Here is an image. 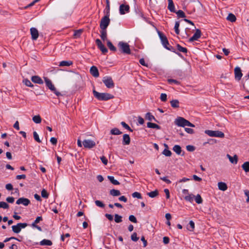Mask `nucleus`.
Masks as SVG:
<instances>
[{
    "mask_svg": "<svg viewBox=\"0 0 249 249\" xmlns=\"http://www.w3.org/2000/svg\"><path fill=\"white\" fill-rule=\"evenodd\" d=\"M5 188L9 191H11L13 189L12 185L10 183L7 184L5 186Z\"/></svg>",
    "mask_w": 249,
    "mask_h": 249,
    "instance_id": "obj_62",
    "label": "nucleus"
},
{
    "mask_svg": "<svg viewBox=\"0 0 249 249\" xmlns=\"http://www.w3.org/2000/svg\"><path fill=\"white\" fill-rule=\"evenodd\" d=\"M195 198L196 203L197 204H201L202 203L203 200L200 195L197 194L196 197L195 196Z\"/></svg>",
    "mask_w": 249,
    "mask_h": 249,
    "instance_id": "obj_41",
    "label": "nucleus"
},
{
    "mask_svg": "<svg viewBox=\"0 0 249 249\" xmlns=\"http://www.w3.org/2000/svg\"><path fill=\"white\" fill-rule=\"evenodd\" d=\"M162 154L163 155H164L165 156H167V157H170L171 156V154H172V153L168 149H165L163 152H162Z\"/></svg>",
    "mask_w": 249,
    "mask_h": 249,
    "instance_id": "obj_49",
    "label": "nucleus"
},
{
    "mask_svg": "<svg viewBox=\"0 0 249 249\" xmlns=\"http://www.w3.org/2000/svg\"><path fill=\"white\" fill-rule=\"evenodd\" d=\"M242 168L245 171V172H249V162L246 161L244 162L242 165Z\"/></svg>",
    "mask_w": 249,
    "mask_h": 249,
    "instance_id": "obj_34",
    "label": "nucleus"
},
{
    "mask_svg": "<svg viewBox=\"0 0 249 249\" xmlns=\"http://www.w3.org/2000/svg\"><path fill=\"white\" fill-rule=\"evenodd\" d=\"M158 34L160 38L161 42L162 43V45L166 49L171 51L172 52L175 53L178 55H180V54L179 53H177L176 52V50L172 46L169 45V42L168 41L167 38L166 36L161 32L158 31Z\"/></svg>",
    "mask_w": 249,
    "mask_h": 249,
    "instance_id": "obj_1",
    "label": "nucleus"
},
{
    "mask_svg": "<svg viewBox=\"0 0 249 249\" xmlns=\"http://www.w3.org/2000/svg\"><path fill=\"white\" fill-rule=\"evenodd\" d=\"M30 32L32 39L34 40H36L39 35L38 30L36 28L32 27L30 29Z\"/></svg>",
    "mask_w": 249,
    "mask_h": 249,
    "instance_id": "obj_15",
    "label": "nucleus"
},
{
    "mask_svg": "<svg viewBox=\"0 0 249 249\" xmlns=\"http://www.w3.org/2000/svg\"><path fill=\"white\" fill-rule=\"evenodd\" d=\"M168 9L171 12L173 13L176 12L175 8L173 1L172 0H168Z\"/></svg>",
    "mask_w": 249,
    "mask_h": 249,
    "instance_id": "obj_21",
    "label": "nucleus"
},
{
    "mask_svg": "<svg viewBox=\"0 0 249 249\" xmlns=\"http://www.w3.org/2000/svg\"><path fill=\"white\" fill-rule=\"evenodd\" d=\"M73 64L72 61H62L59 63V66L60 67H64V66H70Z\"/></svg>",
    "mask_w": 249,
    "mask_h": 249,
    "instance_id": "obj_25",
    "label": "nucleus"
},
{
    "mask_svg": "<svg viewBox=\"0 0 249 249\" xmlns=\"http://www.w3.org/2000/svg\"><path fill=\"white\" fill-rule=\"evenodd\" d=\"M114 220L117 223H120L122 222V216L118 214H115Z\"/></svg>",
    "mask_w": 249,
    "mask_h": 249,
    "instance_id": "obj_39",
    "label": "nucleus"
},
{
    "mask_svg": "<svg viewBox=\"0 0 249 249\" xmlns=\"http://www.w3.org/2000/svg\"><path fill=\"white\" fill-rule=\"evenodd\" d=\"M132 196L134 198H137L138 199L142 198L141 194L140 193L135 192L132 194Z\"/></svg>",
    "mask_w": 249,
    "mask_h": 249,
    "instance_id": "obj_51",
    "label": "nucleus"
},
{
    "mask_svg": "<svg viewBox=\"0 0 249 249\" xmlns=\"http://www.w3.org/2000/svg\"><path fill=\"white\" fill-rule=\"evenodd\" d=\"M130 143V138L129 135L125 134L123 136V145H129Z\"/></svg>",
    "mask_w": 249,
    "mask_h": 249,
    "instance_id": "obj_18",
    "label": "nucleus"
},
{
    "mask_svg": "<svg viewBox=\"0 0 249 249\" xmlns=\"http://www.w3.org/2000/svg\"><path fill=\"white\" fill-rule=\"evenodd\" d=\"M205 133L210 137L224 138L225 136L224 133L218 130L213 131L211 130H206L205 131Z\"/></svg>",
    "mask_w": 249,
    "mask_h": 249,
    "instance_id": "obj_6",
    "label": "nucleus"
},
{
    "mask_svg": "<svg viewBox=\"0 0 249 249\" xmlns=\"http://www.w3.org/2000/svg\"><path fill=\"white\" fill-rule=\"evenodd\" d=\"M39 244L41 246H51L52 245L53 243L51 240L45 239L41 241Z\"/></svg>",
    "mask_w": 249,
    "mask_h": 249,
    "instance_id": "obj_22",
    "label": "nucleus"
},
{
    "mask_svg": "<svg viewBox=\"0 0 249 249\" xmlns=\"http://www.w3.org/2000/svg\"><path fill=\"white\" fill-rule=\"evenodd\" d=\"M218 187L219 190L223 191H226L228 188L227 184L223 182H218Z\"/></svg>",
    "mask_w": 249,
    "mask_h": 249,
    "instance_id": "obj_24",
    "label": "nucleus"
},
{
    "mask_svg": "<svg viewBox=\"0 0 249 249\" xmlns=\"http://www.w3.org/2000/svg\"><path fill=\"white\" fill-rule=\"evenodd\" d=\"M103 82L106 86L109 89H112L114 87V83L112 78L110 76H105L103 78Z\"/></svg>",
    "mask_w": 249,
    "mask_h": 249,
    "instance_id": "obj_8",
    "label": "nucleus"
},
{
    "mask_svg": "<svg viewBox=\"0 0 249 249\" xmlns=\"http://www.w3.org/2000/svg\"><path fill=\"white\" fill-rule=\"evenodd\" d=\"M122 133L117 128H114L110 130V134L114 135H120Z\"/></svg>",
    "mask_w": 249,
    "mask_h": 249,
    "instance_id": "obj_32",
    "label": "nucleus"
},
{
    "mask_svg": "<svg viewBox=\"0 0 249 249\" xmlns=\"http://www.w3.org/2000/svg\"><path fill=\"white\" fill-rule=\"evenodd\" d=\"M131 239L132 241L136 242L139 240V237H137L136 232H134L131 236Z\"/></svg>",
    "mask_w": 249,
    "mask_h": 249,
    "instance_id": "obj_50",
    "label": "nucleus"
},
{
    "mask_svg": "<svg viewBox=\"0 0 249 249\" xmlns=\"http://www.w3.org/2000/svg\"><path fill=\"white\" fill-rule=\"evenodd\" d=\"M31 80L33 82L38 84H43V81L42 79L38 76H33L31 78Z\"/></svg>",
    "mask_w": 249,
    "mask_h": 249,
    "instance_id": "obj_19",
    "label": "nucleus"
},
{
    "mask_svg": "<svg viewBox=\"0 0 249 249\" xmlns=\"http://www.w3.org/2000/svg\"><path fill=\"white\" fill-rule=\"evenodd\" d=\"M168 82L170 84L174 83L177 85H179L180 84V82L177 80L173 79H168L167 80Z\"/></svg>",
    "mask_w": 249,
    "mask_h": 249,
    "instance_id": "obj_54",
    "label": "nucleus"
},
{
    "mask_svg": "<svg viewBox=\"0 0 249 249\" xmlns=\"http://www.w3.org/2000/svg\"><path fill=\"white\" fill-rule=\"evenodd\" d=\"M30 203V200L29 199L24 197H20L16 201L17 204H22L25 206H28Z\"/></svg>",
    "mask_w": 249,
    "mask_h": 249,
    "instance_id": "obj_12",
    "label": "nucleus"
},
{
    "mask_svg": "<svg viewBox=\"0 0 249 249\" xmlns=\"http://www.w3.org/2000/svg\"><path fill=\"white\" fill-rule=\"evenodd\" d=\"M107 46L111 51L116 52L117 51L116 48L114 46L111 42L109 40H107Z\"/></svg>",
    "mask_w": 249,
    "mask_h": 249,
    "instance_id": "obj_29",
    "label": "nucleus"
},
{
    "mask_svg": "<svg viewBox=\"0 0 249 249\" xmlns=\"http://www.w3.org/2000/svg\"><path fill=\"white\" fill-rule=\"evenodd\" d=\"M178 18H185L186 16L185 13L182 10H178L175 12Z\"/></svg>",
    "mask_w": 249,
    "mask_h": 249,
    "instance_id": "obj_43",
    "label": "nucleus"
},
{
    "mask_svg": "<svg viewBox=\"0 0 249 249\" xmlns=\"http://www.w3.org/2000/svg\"><path fill=\"white\" fill-rule=\"evenodd\" d=\"M14 200H15V198L11 196V197H8L6 198V201L8 202V203H12L14 202Z\"/></svg>",
    "mask_w": 249,
    "mask_h": 249,
    "instance_id": "obj_60",
    "label": "nucleus"
},
{
    "mask_svg": "<svg viewBox=\"0 0 249 249\" xmlns=\"http://www.w3.org/2000/svg\"><path fill=\"white\" fill-rule=\"evenodd\" d=\"M100 159L102 161V162L105 164V165H107V162H108V160H107V159L105 157V156H102L101 158H100Z\"/></svg>",
    "mask_w": 249,
    "mask_h": 249,
    "instance_id": "obj_58",
    "label": "nucleus"
},
{
    "mask_svg": "<svg viewBox=\"0 0 249 249\" xmlns=\"http://www.w3.org/2000/svg\"><path fill=\"white\" fill-rule=\"evenodd\" d=\"M129 11V6L122 4L120 6L119 12L121 15H124Z\"/></svg>",
    "mask_w": 249,
    "mask_h": 249,
    "instance_id": "obj_13",
    "label": "nucleus"
},
{
    "mask_svg": "<svg viewBox=\"0 0 249 249\" xmlns=\"http://www.w3.org/2000/svg\"><path fill=\"white\" fill-rule=\"evenodd\" d=\"M95 203L96 205L99 207L100 208H104L105 206V205L100 200H95Z\"/></svg>",
    "mask_w": 249,
    "mask_h": 249,
    "instance_id": "obj_47",
    "label": "nucleus"
},
{
    "mask_svg": "<svg viewBox=\"0 0 249 249\" xmlns=\"http://www.w3.org/2000/svg\"><path fill=\"white\" fill-rule=\"evenodd\" d=\"M82 32V30H78L75 31L74 34L73 35V36L75 37H79Z\"/></svg>",
    "mask_w": 249,
    "mask_h": 249,
    "instance_id": "obj_53",
    "label": "nucleus"
},
{
    "mask_svg": "<svg viewBox=\"0 0 249 249\" xmlns=\"http://www.w3.org/2000/svg\"><path fill=\"white\" fill-rule=\"evenodd\" d=\"M163 242L165 244H167L169 243V238L167 236H164L163 238Z\"/></svg>",
    "mask_w": 249,
    "mask_h": 249,
    "instance_id": "obj_63",
    "label": "nucleus"
},
{
    "mask_svg": "<svg viewBox=\"0 0 249 249\" xmlns=\"http://www.w3.org/2000/svg\"><path fill=\"white\" fill-rule=\"evenodd\" d=\"M109 194L110 195L113 196H119L121 195L120 191L118 190L112 189L110 190Z\"/></svg>",
    "mask_w": 249,
    "mask_h": 249,
    "instance_id": "obj_27",
    "label": "nucleus"
},
{
    "mask_svg": "<svg viewBox=\"0 0 249 249\" xmlns=\"http://www.w3.org/2000/svg\"><path fill=\"white\" fill-rule=\"evenodd\" d=\"M235 78L238 80H240L242 76V73L241 69L239 67H236L234 69Z\"/></svg>",
    "mask_w": 249,
    "mask_h": 249,
    "instance_id": "obj_16",
    "label": "nucleus"
},
{
    "mask_svg": "<svg viewBox=\"0 0 249 249\" xmlns=\"http://www.w3.org/2000/svg\"><path fill=\"white\" fill-rule=\"evenodd\" d=\"M245 192V195H246V196H247V199L246 200V201L247 202H249V191L248 190H245L244 191Z\"/></svg>",
    "mask_w": 249,
    "mask_h": 249,
    "instance_id": "obj_64",
    "label": "nucleus"
},
{
    "mask_svg": "<svg viewBox=\"0 0 249 249\" xmlns=\"http://www.w3.org/2000/svg\"><path fill=\"white\" fill-rule=\"evenodd\" d=\"M42 197L44 198H48L49 196L48 193L47 192V191L45 189H43L41 193Z\"/></svg>",
    "mask_w": 249,
    "mask_h": 249,
    "instance_id": "obj_52",
    "label": "nucleus"
},
{
    "mask_svg": "<svg viewBox=\"0 0 249 249\" xmlns=\"http://www.w3.org/2000/svg\"><path fill=\"white\" fill-rule=\"evenodd\" d=\"M90 72L94 77H98L99 76L98 70L96 66H93L90 68Z\"/></svg>",
    "mask_w": 249,
    "mask_h": 249,
    "instance_id": "obj_17",
    "label": "nucleus"
},
{
    "mask_svg": "<svg viewBox=\"0 0 249 249\" xmlns=\"http://www.w3.org/2000/svg\"><path fill=\"white\" fill-rule=\"evenodd\" d=\"M33 137L35 139V140L37 142L40 143L41 142L39 137V135L37 133L36 131H34L33 132Z\"/></svg>",
    "mask_w": 249,
    "mask_h": 249,
    "instance_id": "obj_42",
    "label": "nucleus"
},
{
    "mask_svg": "<svg viewBox=\"0 0 249 249\" xmlns=\"http://www.w3.org/2000/svg\"><path fill=\"white\" fill-rule=\"evenodd\" d=\"M129 220L134 223H137V220L136 218L133 215H130L129 216Z\"/></svg>",
    "mask_w": 249,
    "mask_h": 249,
    "instance_id": "obj_55",
    "label": "nucleus"
},
{
    "mask_svg": "<svg viewBox=\"0 0 249 249\" xmlns=\"http://www.w3.org/2000/svg\"><path fill=\"white\" fill-rule=\"evenodd\" d=\"M171 105L173 108H178L179 107V101L178 100H172L171 102Z\"/></svg>",
    "mask_w": 249,
    "mask_h": 249,
    "instance_id": "obj_33",
    "label": "nucleus"
},
{
    "mask_svg": "<svg viewBox=\"0 0 249 249\" xmlns=\"http://www.w3.org/2000/svg\"><path fill=\"white\" fill-rule=\"evenodd\" d=\"M173 150L178 155H184V152L181 154V148L179 145H175L173 148Z\"/></svg>",
    "mask_w": 249,
    "mask_h": 249,
    "instance_id": "obj_20",
    "label": "nucleus"
},
{
    "mask_svg": "<svg viewBox=\"0 0 249 249\" xmlns=\"http://www.w3.org/2000/svg\"><path fill=\"white\" fill-rule=\"evenodd\" d=\"M28 226L26 223H19L16 225L12 226V229L14 232L18 233L20 232L21 229H24Z\"/></svg>",
    "mask_w": 249,
    "mask_h": 249,
    "instance_id": "obj_7",
    "label": "nucleus"
},
{
    "mask_svg": "<svg viewBox=\"0 0 249 249\" xmlns=\"http://www.w3.org/2000/svg\"><path fill=\"white\" fill-rule=\"evenodd\" d=\"M23 82L25 84V85L26 86H27V87H34V85L32 84L31 82L27 79L23 80Z\"/></svg>",
    "mask_w": 249,
    "mask_h": 249,
    "instance_id": "obj_46",
    "label": "nucleus"
},
{
    "mask_svg": "<svg viewBox=\"0 0 249 249\" xmlns=\"http://www.w3.org/2000/svg\"><path fill=\"white\" fill-rule=\"evenodd\" d=\"M177 48L178 50L180 52H182L183 53H187V48L182 47L179 44H177Z\"/></svg>",
    "mask_w": 249,
    "mask_h": 249,
    "instance_id": "obj_38",
    "label": "nucleus"
},
{
    "mask_svg": "<svg viewBox=\"0 0 249 249\" xmlns=\"http://www.w3.org/2000/svg\"><path fill=\"white\" fill-rule=\"evenodd\" d=\"M147 126L149 128H156L157 129H160V125L151 122L147 123Z\"/></svg>",
    "mask_w": 249,
    "mask_h": 249,
    "instance_id": "obj_26",
    "label": "nucleus"
},
{
    "mask_svg": "<svg viewBox=\"0 0 249 249\" xmlns=\"http://www.w3.org/2000/svg\"><path fill=\"white\" fill-rule=\"evenodd\" d=\"M227 19L231 22H233L236 21V18L234 14L230 13L227 18Z\"/></svg>",
    "mask_w": 249,
    "mask_h": 249,
    "instance_id": "obj_28",
    "label": "nucleus"
},
{
    "mask_svg": "<svg viewBox=\"0 0 249 249\" xmlns=\"http://www.w3.org/2000/svg\"><path fill=\"white\" fill-rule=\"evenodd\" d=\"M160 99L163 102L166 101L167 100V95L165 93H161Z\"/></svg>",
    "mask_w": 249,
    "mask_h": 249,
    "instance_id": "obj_56",
    "label": "nucleus"
},
{
    "mask_svg": "<svg viewBox=\"0 0 249 249\" xmlns=\"http://www.w3.org/2000/svg\"><path fill=\"white\" fill-rule=\"evenodd\" d=\"M186 149L190 152H193L195 150V147L193 145H188L186 146Z\"/></svg>",
    "mask_w": 249,
    "mask_h": 249,
    "instance_id": "obj_57",
    "label": "nucleus"
},
{
    "mask_svg": "<svg viewBox=\"0 0 249 249\" xmlns=\"http://www.w3.org/2000/svg\"><path fill=\"white\" fill-rule=\"evenodd\" d=\"M145 118L146 119H147L149 121H152L154 120L155 121H157L156 119H155V117L153 116L150 113L148 112L146 114Z\"/></svg>",
    "mask_w": 249,
    "mask_h": 249,
    "instance_id": "obj_40",
    "label": "nucleus"
},
{
    "mask_svg": "<svg viewBox=\"0 0 249 249\" xmlns=\"http://www.w3.org/2000/svg\"><path fill=\"white\" fill-rule=\"evenodd\" d=\"M9 207V205L4 201L0 202V208H3L5 209H8Z\"/></svg>",
    "mask_w": 249,
    "mask_h": 249,
    "instance_id": "obj_44",
    "label": "nucleus"
},
{
    "mask_svg": "<svg viewBox=\"0 0 249 249\" xmlns=\"http://www.w3.org/2000/svg\"><path fill=\"white\" fill-rule=\"evenodd\" d=\"M121 124L125 128V129L128 130L130 132H132L133 130L129 126V125L126 124L125 122H121Z\"/></svg>",
    "mask_w": 249,
    "mask_h": 249,
    "instance_id": "obj_48",
    "label": "nucleus"
},
{
    "mask_svg": "<svg viewBox=\"0 0 249 249\" xmlns=\"http://www.w3.org/2000/svg\"><path fill=\"white\" fill-rule=\"evenodd\" d=\"M227 156L231 163L234 164H236L237 163L238 157L236 155H235L233 157H231L230 155L227 154Z\"/></svg>",
    "mask_w": 249,
    "mask_h": 249,
    "instance_id": "obj_23",
    "label": "nucleus"
},
{
    "mask_svg": "<svg viewBox=\"0 0 249 249\" xmlns=\"http://www.w3.org/2000/svg\"><path fill=\"white\" fill-rule=\"evenodd\" d=\"M118 46L122 53L127 54H130L131 51L129 45L127 43L121 41L119 42Z\"/></svg>",
    "mask_w": 249,
    "mask_h": 249,
    "instance_id": "obj_4",
    "label": "nucleus"
},
{
    "mask_svg": "<svg viewBox=\"0 0 249 249\" xmlns=\"http://www.w3.org/2000/svg\"><path fill=\"white\" fill-rule=\"evenodd\" d=\"M147 195L151 198H154L156 197L159 195V191L157 190H156L154 191L150 192L148 193Z\"/></svg>",
    "mask_w": 249,
    "mask_h": 249,
    "instance_id": "obj_31",
    "label": "nucleus"
},
{
    "mask_svg": "<svg viewBox=\"0 0 249 249\" xmlns=\"http://www.w3.org/2000/svg\"><path fill=\"white\" fill-rule=\"evenodd\" d=\"M201 35V31L199 29H196L194 35L189 39L190 42H193L195 40H197L199 38Z\"/></svg>",
    "mask_w": 249,
    "mask_h": 249,
    "instance_id": "obj_14",
    "label": "nucleus"
},
{
    "mask_svg": "<svg viewBox=\"0 0 249 249\" xmlns=\"http://www.w3.org/2000/svg\"><path fill=\"white\" fill-rule=\"evenodd\" d=\"M33 121L36 124H39L41 122V118L39 115H36L33 117Z\"/></svg>",
    "mask_w": 249,
    "mask_h": 249,
    "instance_id": "obj_37",
    "label": "nucleus"
},
{
    "mask_svg": "<svg viewBox=\"0 0 249 249\" xmlns=\"http://www.w3.org/2000/svg\"><path fill=\"white\" fill-rule=\"evenodd\" d=\"M187 121V120L184 118L179 117L176 119L175 124L178 126L184 127L186 126Z\"/></svg>",
    "mask_w": 249,
    "mask_h": 249,
    "instance_id": "obj_10",
    "label": "nucleus"
},
{
    "mask_svg": "<svg viewBox=\"0 0 249 249\" xmlns=\"http://www.w3.org/2000/svg\"><path fill=\"white\" fill-rule=\"evenodd\" d=\"M101 37L104 41L107 40V33L106 30H102L101 31Z\"/></svg>",
    "mask_w": 249,
    "mask_h": 249,
    "instance_id": "obj_30",
    "label": "nucleus"
},
{
    "mask_svg": "<svg viewBox=\"0 0 249 249\" xmlns=\"http://www.w3.org/2000/svg\"><path fill=\"white\" fill-rule=\"evenodd\" d=\"M195 198V196L193 194H189L188 196H186L184 197V199L186 201H189L190 202H192L194 198Z\"/></svg>",
    "mask_w": 249,
    "mask_h": 249,
    "instance_id": "obj_35",
    "label": "nucleus"
},
{
    "mask_svg": "<svg viewBox=\"0 0 249 249\" xmlns=\"http://www.w3.org/2000/svg\"><path fill=\"white\" fill-rule=\"evenodd\" d=\"M109 12H107V14L101 20L100 27L101 30H106L110 23Z\"/></svg>",
    "mask_w": 249,
    "mask_h": 249,
    "instance_id": "obj_3",
    "label": "nucleus"
},
{
    "mask_svg": "<svg viewBox=\"0 0 249 249\" xmlns=\"http://www.w3.org/2000/svg\"><path fill=\"white\" fill-rule=\"evenodd\" d=\"M164 192L166 194V198L169 199L170 198V192L169 190L168 189H165Z\"/></svg>",
    "mask_w": 249,
    "mask_h": 249,
    "instance_id": "obj_61",
    "label": "nucleus"
},
{
    "mask_svg": "<svg viewBox=\"0 0 249 249\" xmlns=\"http://www.w3.org/2000/svg\"><path fill=\"white\" fill-rule=\"evenodd\" d=\"M82 143L85 148L89 149L92 148L96 145L95 142L91 140H84Z\"/></svg>",
    "mask_w": 249,
    "mask_h": 249,
    "instance_id": "obj_9",
    "label": "nucleus"
},
{
    "mask_svg": "<svg viewBox=\"0 0 249 249\" xmlns=\"http://www.w3.org/2000/svg\"><path fill=\"white\" fill-rule=\"evenodd\" d=\"M95 42L98 48L103 53L105 54L107 52V49L103 44L101 41L99 39H96Z\"/></svg>",
    "mask_w": 249,
    "mask_h": 249,
    "instance_id": "obj_11",
    "label": "nucleus"
},
{
    "mask_svg": "<svg viewBox=\"0 0 249 249\" xmlns=\"http://www.w3.org/2000/svg\"><path fill=\"white\" fill-rule=\"evenodd\" d=\"M94 96L99 100L107 101L114 98V96L108 93H100L96 91L93 90Z\"/></svg>",
    "mask_w": 249,
    "mask_h": 249,
    "instance_id": "obj_2",
    "label": "nucleus"
},
{
    "mask_svg": "<svg viewBox=\"0 0 249 249\" xmlns=\"http://www.w3.org/2000/svg\"><path fill=\"white\" fill-rule=\"evenodd\" d=\"M50 142L53 144L56 145L57 142V140L55 138L52 137L50 139Z\"/></svg>",
    "mask_w": 249,
    "mask_h": 249,
    "instance_id": "obj_59",
    "label": "nucleus"
},
{
    "mask_svg": "<svg viewBox=\"0 0 249 249\" xmlns=\"http://www.w3.org/2000/svg\"><path fill=\"white\" fill-rule=\"evenodd\" d=\"M179 21H176L175 25V31L177 35H178L179 34Z\"/></svg>",
    "mask_w": 249,
    "mask_h": 249,
    "instance_id": "obj_45",
    "label": "nucleus"
},
{
    "mask_svg": "<svg viewBox=\"0 0 249 249\" xmlns=\"http://www.w3.org/2000/svg\"><path fill=\"white\" fill-rule=\"evenodd\" d=\"M44 81L47 87L52 91L57 96L61 95V94L59 91H57L54 86L51 80L47 77H44Z\"/></svg>",
    "mask_w": 249,
    "mask_h": 249,
    "instance_id": "obj_5",
    "label": "nucleus"
},
{
    "mask_svg": "<svg viewBox=\"0 0 249 249\" xmlns=\"http://www.w3.org/2000/svg\"><path fill=\"white\" fill-rule=\"evenodd\" d=\"M108 179L114 185H119L120 183L118 181L114 179L113 176H107Z\"/></svg>",
    "mask_w": 249,
    "mask_h": 249,
    "instance_id": "obj_36",
    "label": "nucleus"
}]
</instances>
